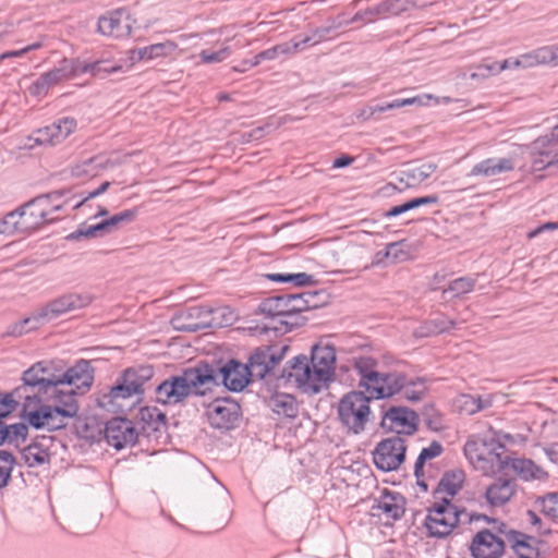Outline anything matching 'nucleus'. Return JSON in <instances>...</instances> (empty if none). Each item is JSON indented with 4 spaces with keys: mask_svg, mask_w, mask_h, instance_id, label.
<instances>
[{
    "mask_svg": "<svg viewBox=\"0 0 558 558\" xmlns=\"http://www.w3.org/2000/svg\"><path fill=\"white\" fill-rule=\"evenodd\" d=\"M378 362L371 356L354 360V368L360 376L359 387L372 399H388L397 395L410 402L422 400L427 392L426 378L409 376L403 372H380Z\"/></svg>",
    "mask_w": 558,
    "mask_h": 558,
    "instance_id": "1",
    "label": "nucleus"
},
{
    "mask_svg": "<svg viewBox=\"0 0 558 558\" xmlns=\"http://www.w3.org/2000/svg\"><path fill=\"white\" fill-rule=\"evenodd\" d=\"M213 383L211 369L198 362L158 384L155 388V400L162 405H177L191 396H206L205 389Z\"/></svg>",
    "mask_w": 558,
    "mask_h": 558,
    "instance_id": "2",
    "label": "nucleus"
},
{
    "mask_svg": "<svg viewBox=\"0 0 558 558\" xmlns=\"http://www.w3.org/2000/svg\"><path fill=\"white\" fill-rule=\"evenodd\" d=\"M155 369L151 365L142 364L124 369L117 379L116 385L107 393L99 398V404L102 408L119 407L118 401L125 400L136 396L142 400L145 393V385L154 377Z\"/></svg>",
    "mask_w": 558,
    "mask_h": 558,
    "instance_id": "3",
    "label": "nucleus"
},
{
    "mask_svg": "<svg viewBox=\"0 0 558 558\" xmlns=\"http://www.w3.org/2000/svg\"><path fill=\"white\" fill-rule=\"evenodd\" d=\"M506 447L494 438L477 437L466 440L463 451L469 462L484 474L501 472L509 464Z\"/></svg>",
    "mask_w": 558,
    "mask_h": 558,
    "instance_id": "4",
    "label": "nucleus"
},
{
    "mask_svg": "<svg viewBox=\"0 0 558 558\" xmlns=\"http://www.w3.org/2000/svg\"><path fill=\"white\" fill-rule=\"evenodd\" d=\"M44 362H37L23 373V384L10 391L17 403L36 404L47 402L49 389H54L51 381L52 373L44 366Z\"/></svg>",
    "mask_w": 558,
    "mask_h": 558,
    "instance_id": "5",
    "label": "nucleus"
},
{
    "mask_svg": "<svg viewBox=\"0 0 558 558\" xmlns=\"http://www.w3.org/2000/svg\"><path fill=\"white\" fill-rule=\"evenodd\" d=\"M373 400L365 390L345 393L338 404V417L341 424L354 435L361 434L369 421V402Z\"/></svg>",
    "mask_w": 558,
    "mask_h": 558,
    "instance_id": "6",
    "label": "nucleus"
},
{
    "mask_svg": "<svg viewBox=\"0 0 558 558\" xmlns=\"http://www.w3.org/2000/svg\"><path fill=\"white\" fill-rule=\"evenodd\" d=\"M464 517H469L465 509H459L450 499L441 498V501H436L428 508L425 526L432 536L442 538L459 523L464 522Z\"/></svg>",
    "mask_w": 558,
    "mask_h": 558,
    "instance_id": "7",
    "label": "nucleus"
},
{
    "mask_svg": "<svg viewBox=\"0 0 558 558\" xmlns=\"http://www.w3.org/2000/svg\"><path fill=\"white\" fill-rule=\"evenodd\" d=\"M64 194V190L52 191L38 195L20 206L21 210L24 211L25 227L29 231H34L45 223L57 220L58 217L53 214L61 210L63 205H54L53 202L60 199Z\"/></svg>",
    "mask_w": 558,
    "mask_h": 558,
    "instance_id": "8",
    "label": "nucleus"
},
{
    "mask_svg": "<svg viewBox=\"0 0 558 558\" xmlns=\"http://www.w3.org/2000/svg\"><path fill=\"white\" fill-rule=\"evenodd\" d=\"M199 365H206L207 368L211 369L214 377V383L205 389L206 395L220 385H223L230 391L240 392L253 380L245 364L234 359L227 361L221 366L206 361H199Z\"/></svg>",
    "mask_w": 558,
    "mask_h": 558,
    "instance_id": "9",
    "label": "nucleus"
},
{
    "mask_svg": "<svg viewBox=\"0 0 558 558\" xmlns=\"http://www.w3.org/2000/svg\"><path fill=\"white\" fill-rule=\"evenodd\" d=\"M289 345H262L254 349L244 363L251 373L252 379H264L266 377H277L275 373L276 366L283 360Z\"/></svg>",
    "mask_w": 558,
    "mask_h": 558,
    "instance_id": "10",
    "label": "nucleus"
},
{
    "mask_svg": "<svg viewBox=\"0 0 558 558\" xmlns=\"http://www.w3.org/2000/svg\"><path fill=\"white\" fill-rule=\"evenodd\" d=\"M311 363L306 355L300 354L287 362L277 378L286 383H294L306 393H318L320 387L315 380Z\"/></svg>",
    "mask_w": 558,
    "mask_h": 558,
    "instance_id": "11",
    "label": "nucleus"
},
{
    "mask_svg": "<svg viewBox=\"0 0 558 558\" xmlns=\"http://www.w3.org/2000/svg\"><path fill=\"white\" fill-rule=\"evenodd\" d=\"M21 418L35 429H47L48 432L62 429L68 424L66 421L57 413L50 402L23 404Z\"/></svg>",
    "mask_w": 558,
    "mask_h": 558,
    "instance_id": "12",
    "label": "nucleus"
},
{
    "mask_svg": "<svg viewBox=\"0 0 558 558\" xmlns=\"http://www.w3.org/2000/svg\"><path fill=\"white\" fill-rule=\"evenodd\" d=\"M405 452L404 439L400 436H392L377 444L373 451V461L380 471H396L405 460Z\"/></svg>",
    "mask_w": 558,
    "mask_h": 558,
    "instance_id": "13",
    "label": "nucleus"
},
{
    "mask_svg": "<svg viewBox=\"0 0 558 558\" xmlns=\"http://www.w3.org/2000/svg\"><path fill=\"white\" fill-rule=\"evenodd\" d=\"M92 296L86 293L70 292L62 294L37 311V317L50 322L70 312L84 308L92 303Z\"/></svg>",
    "mask_w": 558,
    "mask_h": 558,
    "instance_id": "14",
    "label": "nucleus"
},
{
    "mask_svg": "<svg viewBox=\"0 0 558 558\" xmlns=\"http://www.w3.org/2000/svg\"><path fill=\"white\" fill-rule=\"evenodd\" d=\"M242 412L240 404L231 398L216 399L208 407L209 424L220 430H230L239 425Z\"/></svg>",
    "mask_w": 558,
    "mask_h": 558,
    "instance_id": "15",
    "label": "nucleus"
},
{
    "mask_svg": "<svg viewBox=\"0 0 558 558\" xmlns=\"http://www.w3.org/2000/svg\"><path fill=\"white\" fill-rule=\"evenodd\" d=\"M311 369L320 389L325 387L335 375L336 351L331 345L315 344L308 357Z\"/></svg>",
    "mask_w": 558,
    "mask_h": 558,
    "instance_id": "16",
    "label": "nucleus"
},
{
    "mask_svg": "<svg viewBox=\"0 0 558 558\" xmlns=\"http://www.w3.org/2000/svg\"><path fill=\"white\" fill-rule=\"evenodd\" d=\"M51 381L54 384V389H49L47 402H51L57 413L66 421L77 415L80 405L76 400V395H82L74 388L68 387L64 384H59L54 378V374L51 375Z\"/></svg>",
    "mask_w": 558,
    "mask_h": 558,
    "instance_id": "17",
    "label": "nucleus"
},
{
    "mask_svg": "<svg viewBox=\"0 0 558 558\" xmlns=\"http://www.w3.org/2000/svg\"><path fill=\"white\" fill-rule=\"evenodd\" d=\"M105 438L110 446L121 450L126 446H134L138 433L130 420L113 417L106 423Z\"/></svg>",
    "mask_w": 558,
    "mask_h": 558,
    "instance_id": "18",
    "label": "nucleus"
},
{
    "mask_svg": "<svg viewBox=\"0 0 558 558\" xmlns=\"http://www.w3.org/2000/svg\"><path fill=\"white\" fill-rule=\"evenodd\" d=\"M418 415L405 407H391L381 420V427L398 434L413 435L417 430Z\"/></svg>",
    "mask_w": 558,
    "mask_h": 558,
    "instance_id": "19",
    "label": "nucleus"
},
{
    "mask_svg": "<svg viewBox=\"0 0 558 558\" xmlns=\"http://www.w3.org/2000/svg\"><path fill=\"white\" fill-rule=\"evenodd\" d=\"M134 22L129 10L120 8L98 19V32L106 36L124 38L130 36Z\"/></svg>",
    "mask_w": 558,
    "mask_h": 558,
    "instance_id": "20",
    "label": "nucleus"
},
{
    "mask_svg": "<svg viewBox=\"0 0 558 558\" xmlns=\"http://www.w3.org/2000/svg\"><path fill=\"white\" fill-rule=\"evenodd\" d=\"M59 384L74 388L76 391L84 393L93 385L94 367L87 360H80L73 366L68 368L62 375H54Z\"/></svg>",
    "mask_w": 558,
    "mask_h": 558,
    "instance_id": "21",
    "label": "nucleus"
},
{
    "mask_svg": "<svg viewBox=\"0 0 558 558\" xmlns=\"http://www.w3.org/2000/svg\"><path fill=\"white\" fill-rule=\"evenodd\" d=\"M76 129V121L73 118H61L53 123L37 130L34 133V141L38 145L54 146L63 142Z\"/></svg>",
    "mask_w": 558,
    "mask_h": 558,
    "instance_id": "22",
    "label": "nucleus"
},
{
    "mask_svg": "<svg viewBox=\"0 0 558 558\" xmlns=\"http://www.w3.org/2000/svg\"><path fill=\"white\" fill-rule=\"evenodd\" d=\"M505 539L485 529L473 537L470 549L474 558H499L505 550Z\"/></svg>",
    "mask_w": 558,
    "mask_h": 558,
    "instance_id": "23",
    "label": "nucleus"
},
{
    "mask_svg": "<svg viewBox=\"0 0 558 558\" xmlns=\"http://www.w3.org/2000/svg\"><path fill=\"white\" fill-rule=\"evenodd\" d=\"M548 140L536 138L526 145L533 172L543 171L551 166H558V149L547 145Z\"/></svg>",
    "mask_w": 558,
    "mask_h": 558,
    "instance_id": "24",
    "label": "nucleus"
},
{
    "mask_svg": "<svg viewBox=\"0 0 558 558\" xmlns=\"http://www.w3.org/2000/svg\"><path fill=\"white\" fill-rule=\"evenodd\" d=\"M137 422L142 433L146 437L155 436L167 428V416L155 405H146L140 409L137 413Z\"/></svg>",
    "mask_w": 558,
    "mask_h": 558,
    "instance_id": "25",
    "label": "nucleus"
},
{
    "mask_svg": "<svg viewBox=\"0 0 558 558\" xmlns=\"http://www.w3.org/2000/svg\"><path fill=\"white\" fill-rule=\"evenodd\" d=\"M515 478L498 477L485 490V498L492 507L506 505L517 493Z\"/></svg>",
    "mask_w": 558,
    "mask_h": 558,
    "instance_id": "26",
    "label": "nucleus"
},
{
    "mask_svg": "<svg viewBox=\"0 0 558 558\" xmlns=\"http://www.w3.org/2000/svg\"><path fill=\"white\" fill-rule=\"evenodd\" d=\"M514 169V160L510 157L487 158L473 166L471 177H496Z\"/></svg>",
    "mask_w": 558,
    "mask_h": 558,
    "instance_id": "27",
    "label": "nucleus"
},
{
    "mask_svg": "<svg viewBox=\"0 0 558 558\" xmlns=\"http://www.w3.org/2000/svg\"><path fill=\"white\" fill-rule=\"evenodd\" d=\"M436 170L437 163L435 162L420 165L410 162L399 171V181L408 187H413L427 180Z\"/></svg>",
    "mask_w": 558,
    "mask_h": 558,
    "instance_id": "28",
    "label": "nucleus"
},
{
    "mask_svg": "<svg viewBox=\"0 0 558 558\" xmlns=\"http://www.w3.org/2000/svg\"><path fill=\"white\" fill-rule=\"evenodd\" d=\"M258 311L264 315V319L276 322L291 311L289 293L266 298L258 305Z\"/></svg>",
    "mask_w": 558,
    "mask_h": 558,
    "instance_id": "29",
    "label": "nucleus"
},
{
    "mask_svg": "<svg viewBox=\"0 0 558 558\" xmlns=\"http://www.w3.org/2000/svg\"><path fill=\"white\" fill-rule=\"evenodd\" d=\"M509 544L518 558H537L539 555L538 541L525 533L509 532Z\"/></svg>",
    "mask_w": 558,
    "mask_h": 558,
    "instance_id": "30",
    "label": "nucleus"
},
{
    "mask_svg": "<svg viewBox=\"0 0 558 558\" xmlns=\"http://www.w3.org/2000/svg\"><path fill=\"white\" fill-rule=\"evenodd\" d=\"M66 68L62 66L61 61L59 65L53 68L52 70L43 73L28 88L29 94L32 96H43L46 95L50 87L59 84L60 82L68 80Z\"/></svg>",
    "mask_w": 558,
    "mask_h": 558,
    "instance_id": "31",
    "label": "nucleus"
},
{
    "mask_svg": "<svg viewBox=\"0 0 558 558\" xmlns=\"http://www.w3.org/2000/svg\"><path fill=\"white\" fill-rule=\"evenodd\" d=\"M28 424L17 422L14 424L0 423V446L10 445L20 448L28 437Z\"/></svg>",
    "mask_w": 558,
    "mask_h": 558,
    "instance_id": "32",
    "label": "nucleus"
},
{
    "mask_svg": "<svg viewBox=\"0 0 558 558\" xmlns=\"http://www.w3.org/2000/svg\"><path fill=\"white\" fill-rule=\"evenodd\" d=\"M373 510L380 511L388 519L399 520L404 514V499L399 494L386 492Z\"/></svg>",
    "mask_w": 558,
    "mask_h": 558,
    "instance_id": "33",
    "label": "nucleus"
},
{
    "mask_svg": "<svg viewBox=\"0 0 558 558\" xmlns=\"http://www.w3.org/2000/svg\"><path fill=\"white\" fill-rule=\"evenodd\" d=\"M177 48L178 45L174 41L166 40L163 43H158L132 50L131 60L135 62L142 60H153L159 57H167L175 51Z\"/></svg>",
    "mask_w": 558,
    "mask_h": 558,
    "instance_id": "34",
    "label": "nucleus"
},
{
    "mask_svg": "<svg viewBox=\"0 0 558 558\" xmlns=\"http://www.w3.org/2000/svg\"><path fill=\"white\" fill-rule=\"evenodd\" d=\"M508 466H511V469L523 481H532V480L542 481V480L547 478V476H548L547 472L543 468L536 465L530 459H523V458L511 459V458H509Z\"/></svg>",
    "mask_w": 558,
    "mask_h": 558,
    "instance_id": "35",
    "label": "nucleus"
},
{
    "mask_svg": "<svg viewBox=\"0 0 558 558\" xmlns=\"http://www.w3.org/2000/svg\"><path fill=\"white\" fill-rule=\"evenodd\" d=\"M463 481L464 476L462 471L446 472L438 482L436 489L434 490L435 499H439L441 501L442 497L439 495L442 493L453 497L462 488Z\"/></svg>",
    "mask_w": 558,
    "mask_h": 558,
    "instance_id": "36",
    "label": "nucleus"
},
{
    "mask_svg": "<svg viewBox=\"0 0 558 558\" xmlns=\"http://www.w3.org/2000/svg\"><path fill=\"white\" fill-rule=\"evenodd\" d=\"M525 66L531 68L538 64H558V45L545 46L523 54Z\"/></svg>",
    "mask_w": 558,
    "mask_h": 558,
    "instance_id": "37",
    "label": "nucleus"
},
{
    "mask_svg": "<svg viewBox=\"0 0 558 558\" xmlns=\"http://www.w3.org/2000/svg\"><path fill=\"white\" fill-rule=\"evenodd\" d=\"M24 211L19 207L17 209L10 211L0 220V234L12 235L15 233H28V228L24 219Z\"/></svg>",
    "mask_w": 558,
    "mask_h": 558,
    "instance_id": "38",
    "label": "nucleus"
},
{
    "mask_svg": "<svg viewBox=\"0 0 558 558\" xmlns=\"http://www.w3.org/2000/svg\"><path fill=\"white\" fill-rule=\"evenodd\" d=\"M265 277L274 282L293 283L295 287H307L316 283L313 275L306 272L298 274H266Z\"/></svg>",
    "mask_w": 558,
    "mask_h": 558,
    "instance_id": "39",
    "label": "nucleus"
},
{
    "mask_svg": "<svg viewBox=\"0 0 558 558\" xmlns=\"http://www.w3.org/2000/svg\"><path fill=\"white\" fill-rule=\"evenodd\" d=\"M319 294L320 292L318 291L295 294L289 293L291 311L304 312L319 307L320 303L316 301Z\"/></svg>",
    "mask_w": 558,
    "mask_h": 558,
    "instance_id": "40",
    "label": "nucleus"
},
{
    "mask_svg": "<svg viewBox=\"0 0 558 558\" xmlns=\"http://www.w3.org/2000/svg\"><path fill=\"white\" fill-rule=\"evenodd\" d=\"M270 405L274 412L287 417H294L298 412L294 397L287 393L275 395L270 399Z\"/></svg>",
    "mask_w": 558,
    "mask_h": 558,
    "instance_id": "41",
    "label": "nucleus"
},
{
    "mask_svg": "<svg viewBox=\"0 0 558 558\" xmlns=\"http://www.w3.org/2000/svg\"><path fill=\"white\" fill-rule=\"evenodd\" d=\"M22 457L31 468L43 465L49 461L48 452L37 442L24 447L22 449Z\"/></svg>",
    "mask_w": 558,
    "mask_h": 558,
    "instance_id": "42",
    "label": "nucleus"
},
{
    "mask_svg": "<svg viewBox=\"0 0 558 558\" xmlns=\"http://www.w3.org/2000/svg\"><path fill=\"white\" fill-rule=\"evenodd\" d=\"M476 284V279L465 276L452 280L449 287L442 291V296L446 299L449 293L451 298H461L462 295L471 292Z\"/></svg>",
    "mask_w": 558,
    "mask_h": 558,
    "instance_id": "43",
    "label": "nucleus"
},
{
    "mask_svg": "<svg viewBox=\"0 0 558 558\" xmlns=\"http://www.w3.org/2000/svg\"><path fill=\"white\" fill-rule=\"evenodd\" d=\"M41 317H37V312L31 317H26L17 323H14L8 327L5 332L7 336L21 337L22 335L37 329L43 324Z\"/></svg>",
    "mask_w": 558,
    "mask_h": 558,
    "instance_id": "44",
    "label": "nucleus"
},
{
    "mask_svg": "<svg viewBox=\"0 0 558 558\" xmlns=\"http://www.w3.org/2000/svg\"><path fill=\"white\" fill-rule=\"evenodd\" d=\"M15 464L16 459L10 451L0 450V489L9 485Z\"/></svg>",
    "mask_w": 558,
    "mask_h": 558,
    "instance_id": "45",
    "label": "nucleus"
},
{
    "mask_svg": "<svg viewBox=\"0 0 558 558\" xmlns=\"http://www.w3.org/2000/svg\"><path fill=\"white\" fill-rule=\"evenodd\" d=\"M302 312L288 311L287 315L279 318V327H275L281 333H287L293 329L303 326L306 318L301 315Z\"/></svg>",
    "mask_w": 558,
    "mask_h": 558,
    "instance_id": "46",
    "label": "nucleus"
},
{
    "mask_svg": "<svg viewBox=\"0 0 558 558\" xmlns=\"http://www.w3.org/2000/svg\"><path fill=\"white\" fill-rule=\"evenodd\" d=\"M122 71V65L113 64L107 60L89 62V74L94 77L104 78L109 74Z\"/></svg>",
    "mask_w": 558,
    "mask_h": 558,
    "instance_id": "47",
    "label": "nucleus"
},
{
    "mask_svg": "<svg viewBox=\"0 0 558 558\" xmlns=\"http://www.w3.org/2000/svg\"><path fill=\"white\" fill-rule=\"evenodd\" d=\"M137 215H138V208L134 207V208L125 209L121 213L114 214L113 216H111L110 218L107 219V222H108L111 231L113 232L117 229H119L121 226L133 222L136 219Z\"/></svg>",
    "mask_w": 558,
    "mask_h": 558,
    "instance_id": "48",
    "label": "nucleus"
},
{
    "mask_svg": "<svg viewBox=\"0 0 558 558\" xmlns=\"http://www.w3.org/2000/svg\"><path fill=\"white\" fill-rule=\"evenodd\" d=\"M61 63L63 68H66L65 75L68 80L81 74H89V62H85L80 59L64 58L61 60Z\"/></svg>",
    "mask_w": 558,
    "mask_h": 558,
    "instance_id": "49",
    "label": "nucleus"
},
{
    "mask_svg": "<svg viewBox=\"0 0 558 558\" xmlns=\"http://www.w3.org/2000/svg\"><path fill=\"white\" fill-rule=\"evenodd\" d=\"M414 104H422V100L420 97H411V98H404V99H393L392 101L385 102L381 105H376L371 108L372 114L375 113H381L387 110H393V109H400L404 106H410Z\"/></svg>",
    "mask_w": 558,
    "mask_h": 558,
    "instance_id": "50",
    "label": "nucleus"
},
{
    "mask_svg": "<svg viewBox=\"0 0 558 558\" xmlns=\"http://www.w3.org/2000/svg\"><path fill=\"white\" fill-rule=\"evenodd\" d=\"M538 502L544 514L558 519V492L541 497Z\"/></svg>",
    "mask_w": 558,
    "mask_h": 558,
    "instance_id": "51",
    "label": "nucleus"
},
{
    "mask_svg": "<svg viewBox=\"0 0 558 558\" xmlns=\"http://www.w3.org/2000/svg\"><path fill=\"white\" fill-rule=\"evenodd\" d=\"M385 17L388 15H399L408 11L410 2L408 0H384L380 2Z\"/></svg>",
    "mask_w": 558,
    "mask_h": 558,
    "instance_id": "52",
    "label": "nucleus"
},
{
    "mask_svg": "<svg viewBox=\"0 0 558 558\" xmlns=\"http://www.w3.org/2000/svg\"><path fill=\"white\" fill-rule=\"evenodd\" d=\"M344 24L343 21L333 20L329 25H324L320 27H316L312 31V38H314V43L319 44L328 38V36L341 27Z\"/></svg>",
    "mask_w": 558,
    "mask_h": 558,
    "instance_id": "53",
    "label": "nucleus"
},
{
    "mask_svg": "<svg viewBox=\"0 0 558 558\" xmlns=\"http://www.w3.org/2000/svg\"><path fill=\"white\" fill-rule=\"evenodd\" d=\"M231 54V49L229 46H225L218 51L210 50H202L199 52V58L204 63H217L227 59Z\"/></svg>",
    "mask_w": 558,
    "mask_h": 558,
    "instance_id": "54",
    "label": "nucleus"
},
{
    "mask_svg": "<svg viewBox=\"0 0 558 558\" xmlns=\"http://www.w3.org/2000/svg\"><path fill=\"white\" fill-rule=\"evenodd\" d=\"M99 238L94 225L87 226L85 223L81 225L75 231L69 233L65 236L68 241H82L85 239H96Z\"/></svg>",
    "mask_w": 558,
    "mask_h": 558,
    "instance_id": "55",
    "label": "nucleus"
},
{
    "mask_svg": "<svg viewBox=\"0 0 558 558\" xmlns=\"http://www.w3.org/2000/svg\"><path fill=\"white\" fill-rule=\"evenodd\" d=\"M17 408V401L10 392L0 393V423L9 417Z\"/></svg>",
    "mask_w": 558,
    "mask_h": 558,
    "instance_id": "56",
    "label": "nucleus"
},
{
    "mask_svg": "<svg viewBox=\"0 0 558 558\" xmlns=\"http://www.w3.org/2000/svg\"><path fill=\"white\" fill-rule=\"evenodd\" d=\"M458 402L460 410L468 415H472L482 410H485V405H475V397L471 395L460 396Z\"/></svg>",
    "mask_w": 558,
    "mask_h": 558,
    "instance_id": "57",
    "label": "nucleus"
},
{
    "mask_svg": "<svg viewBox=\"0 0 558 558\" xmlns=\"http://www.w3.org/2000/svg\"><path fill=\"white\" fill-rule=\"evenodd\" d=\"M453 326L454 322L451 319H448L446 317L437 318L428 324V331L426 332V335L448 332L451 328H453Z\"/></svg>",
    "mask_w": 558,
    "mask_h": 558,
    "instance_id": "58",
    "label": "nucleus"
},
{
    "mask_svg": "<svg viewBox=\"0 0 558 558\" xmlns=\"http://www.w3.org/2000/svg\"><path fill=\"white\" fill-rule=\"evenodd\" d=\"M97 160H98V157H92V158H88V159L82 161L81 163L76 165L72 170L73 175H75V177L95 175L96 172H94L90 169V167L94 166Z\"/></svg>",
    "mask_w": 558,
    "mask_h": 558,
    "instance_id": "59",
    "label": "nucleus"
},
{
    "mask_svg": "<svg viewBox=\"0 0 558 558\" xmlns=\"http://www.w3.org/2000/svg\"><path fill=\"white\" fill-rule=\"evenodd\" d=\"M493 64L496 74L508 69L526 68L525 62H523V54L517 59H506L501 63L493 62Z\"/></svg>",
    "mask_w": 558,
    "mask_h": 558,
    "instance_id": "60",
    "label": "nucleus"
},
{
    "mask_svg": "<svg viewBox=\"0 0 558 558\" xmlns=\"http://www.w3.org/2000/svg\"><path fill=\"white\" fill-rule=\"evenodd\" d=\"M494 74H496V73H495V68H494L493 62L492 63H483V64H478L475 68V71L470 74V78L471 80H485Z\"/></svg>",
    "mask_w": 558,
    "mask_h": 558,
    "instance_id": "61",
    "label": "nucleus"
},
{
    "mask_svg": "<svg viewBox=\"0 0 558 558\" xmlns=\"http://www.w3.org/2000/svg\"><path fill=\"white\" fill-rule=\"evenodd\" d=\"M415 204H414V201L413 198L400 204V205H396V206H392L389 210H387L385 213V217L386 218H393V217H397V216H400L407 211H410L412 209H415Z\"/></svg>",
    "mask_w": 558,
    "mask_h": 558,
    "instance_id": "62",
    "label": "nucleus"
},
{
    "mask_svg": "<svg viewBox=\"0 0 558 558\" xmlns=\"http://www.w3.org/2000/svg\"><path fill=\"white\" fill-rule=\"evenodd\" d=\"M442 450L444 448L441 444L439 441L434 440L428 447L423 448L420 454L422 456V459L428 461L440 456L442 453Z\"/></svg>",
    "mask_w": 558,
    "mask_h": 558,
    "instance_id": "63",
    "label": "nucleus"
},
{
    "mask_svg": "<svg viewBox=\"0 0 558 558\" xmlns=\"http://www.w3.org/2000/svg\"><path fill=\"white\" fill-rule=\"evenodd\" d=\"M110 184L111 183L109 181L102 182L99 187H97L96 190L89 192L87 195L83 196V198L74 205V208H78L85 202H87V201H89L92 198H95V197L104 194L109 189Z\"/></svg>",
    "mask_w": 558,
    "mask_h": 558,
    "instance_id": "64",
    "label": "nucleus"
}]
</instances>
